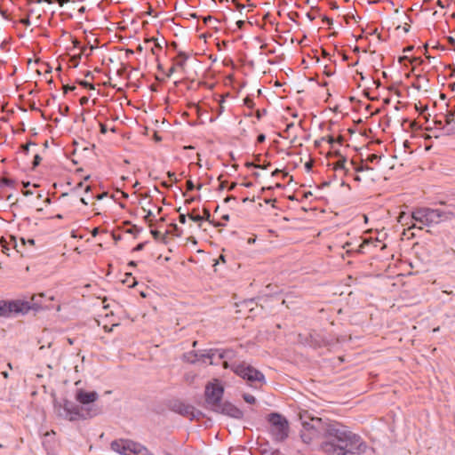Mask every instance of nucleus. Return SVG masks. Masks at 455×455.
Returning a JSON list of instances; mask_svg holds the SVG:
<instances>
[{
    "label": "nucleus",
    "mask_w": 455,
    "mask_h": 455,
    "mask_svg": "<svg viewBox=\"0 0 455 455\" xmlns=\"http://www.w3.org/2000/svg\"><path fill=\"white\" fill-rule=\"evenodd\" d=\"M320 435L323 437L320 449L325 455H363L369 448L359 435L339 422L323 423L320 418H314L302 423L303 443H310Z\"/></svg>",
    "instance_id": "nucleus-1"
},
{
    "label": "nucleus",
    "mask_w": 455,
    "mask_h": 455,
    "mask_svg": "<svg viewBox=\"0 0 455 455\" xmlns=\"http://www.w3.org/2000/svg\"><path fill=\"white\" fill-rule=\"evenodd\" d=\"M235 352L233 349L211 348L205 354L200 355L201 358L210 359V364L217 365L222 363L224 369H231L237 376L245 379L249 383L259 382L261 385L266 383L264 374L246 363H229L233 360Z\"/></svg>",
    "instance_id": "nucleus-2"
},
{
    "label": "nucleus",
    "mask_w": 455,
    "mask_h": 455,
    "mask_svg": "<svg viewBox=\"0 0 455 455\" xmlns=\"http://www.w3.org/2000/svg\"><path fill=\"white\" fill-rule=\"evenodd\" d=\"M45 297L44 293L34 294L31 301L23 299H7L0 300V316L10 318L17 315H26L30 310L36 312L49 309L50 306L43 301Z\"/></svg>",
    "instance_id": "nucleus-3"
},
{
    "label": "nucleus",
    "mask_w": 455,
    "mask_h": 455,
    "mask_svg": "<svg viewBox=\"0 0 455 455\" xmlns=\"http://www.w3.org/2000/svg\"><path fill=\"white\" fill-rule=\"evenodd\" d=\"M58 416L69 421H76L79 419H87L100 415L102 411L97 405L91 407L80 408L74 402L63 399L61 403H54Z\"/></svg>",
    "instance_id": "nucleus-4"
},
{
    "label": "nucleus",
    "mask_w": 455,
    "mask_h": 455,
    "mask_svg": "<svg viewBox=\"0 0 455 455\" xmlns=\"http://www.w3.org/2000/svg\"><path fill=\"white\" fill-rule=\"evenodd\" d=\"M267 421L270 424V434L275 442L281 443L287 439L289 424L285 417L277 412H272L267 416Z\"/></svg>",
    "instance_id": "nucleus-5"
},
{
    "label": "nucleus",
    "mask_w": 455,
    "mask_h": 455,
    "mask_svg": "<svg viewBox=\"0 0 455 455\" xmlns=\"http://www.w3.org/2000/svg\"><path fill=\"white\" fill-rule=\"evenodd\" d=\"M224 395V387L218 380L209 382L205 386L204 390V403L205 408L215 411L217 407L222 403V397Z\"/></svg>",
    "instance_id": "nucleus-6"
},
{
    "label": "nucleus",
    "mask_w": 455,
    "mask_h": 455,
    "mask_svg": "<svg viewBox=\"0 0 455 455\" xmlns=\"http://www.w3.org/2000/svg\"><path fill=\"white\" fill-rule=\"evenodd\" d=\"M135 52L132 49L126 50V56L129 59L127 67V83L129 88L137 90L140 86V80L142 79V72L140 69V61L136 59L137 62L134 63L130 58L135 55Z\"/></svg>",
    "instance_id": "nucleus-7"
},
{
    "label": "nucleus",
    "mask_w": 455,
    "mask_h": 455,
    "mask_svg": "<svg viewBox=\"0 0 455 455\" xmlns=\"http://www.w3.org/2000/svg\"><path fill=\"white\" fill-rule=\"evenodd\" d=\"M163 52L162 44L158 42V40L155 37L147 38L144 36V57L145 63L144 66H147L148 63L156 64L157 67H160L159 64V54Z\"/></svg>",
    "instance_id": "nucleus-8"
},
{
    "label": "nucleus",
    "mask_w": 455,
    "mask_h": 455,
    "mask_svg": "<svg viewBox=\"0 0 455 455\" xmlns=\"http://www.w3.org/2000/svg\"><path fill=\"white\" fill-rule=\"evenodd\" d=\"M110 447L120 455H142V445L128 439L114 440Z\"/></svg>",
    "instance_id": "nucleus-9"
},
{
    "label": "nucleus",
    "mask_w": 455,
    "mask_h": 455,
    "mask_svg": "<svg viewBox=\"0 0 455 455\" xmlns=\"http://www.w3.org/2000/svg\"><path fill=\"white\" fill-rule=\"evenodd\" d=\"M427 220V227L437 225L443 221L451 220L455 217L453 210L450 209H432L426 207Z\"/></svg>",
    "instance_id": "nucleus-10"
},
{
    "label": "nucleus",
    "mask_w": 455,
    "mask_h": 455,
    "mask_svg": "<svg viewBox=\"0 0 455 455\" xmlns=\"http://www.w3.org/2000/svg\"><path fill=\"white\" fill-rule=\"evenodd\" d=\"M171 409L172 411L179 413L189 419H198L203 416L202 411L196 410V408L191 405L185 403L182 401L175 400L171 403Z\"/></svg>",
    "instance_id": "nucleus-11"
},
{
    "label": "nucleus",
    "mask_w": 455,
    "mask_h": 455,
    "mask_svg": "<svg viewBox=\"0 0 455 455\" xmlns=\"http://www.w3.org/2000/svg\"><path fill=\"white\" fill-rule=\"evenodd\" d=\"M154 210L151 209V208H148V209H146L144 208V222L146 223H148L149 225V228H150V233L152 234L153 237L157 240V241H160V240H164V234L156 229V228H153V222L155 220H156V215H158L160 213V211H161V208L159 207H156V206H153Z\"/></svg>",
    "instance_id": "nucleus-12"
},
{
    "label": "nucleus",
    "mask_w": 455,
    "mask_h": 455,
    "mask_svg": "<svg viewBox=\"0 0 455 455\" xmlns=\"http://www.w3.org/2000/svg\"><path fill=\"white\" fill-rule=\"evenodd\" d=\"M75 399L82 405L81 408L91 407L96 405L94 403L99 399V394L96 391L78 388L76 391Z\"/></svg>",
    "instance_id": "nucleus-13"
},
{
    "label": "nucleus",
    "mask_w": 455,
    "mask_h": 455,
    "mask_svg": "<svg viewBox=\"0 0 455 455\" xmlns=\"http://www.w3.org/2000/svg\"><path fill=\"white\" fill-rule=\"evenodd\" d=\"M214 412L224 414L235 419H241L243 417V411L229 402H222Z\"/></svg>",
    "instance_id": "nucleus-14"
},
{
    "label": "nucleus",
    "mask_w": 455,
    "mask_h": 455,
    "mask_svg": "<svg viewBox=\"0 0 455 455\" xmlns=\"http://www.w3.org/2000/svg\"><path fill=\"white\" fill-rule=\"evenodd\" d=\"M307 343L309 346L316 348L329 345L330 341L327 339L324 334L313 331L309 333Z\"/></svg>",
    "instance_id": "nucleus-15"
},
{
    "label": "nucleus",
    "mask_w": 455,
    "mask_h": 455,
    "mask_svg": "<svg viewBox=\"0 0 455 455\" xmlns=\"http://www.w3.org/2000/svg\"><path fill=\"white\" fill-rule=\"evenodd\" d=\"M411 220H413L415 222H419V223L426 226V223L427 220L426 207L416 208L411 213Z\"/></svg>",
    "instance_id": "nucleus-16"
},
{
    "label": "nucleus",
    "mask_w": 455,
    "mask_h": 455,
    "mask_svg": "<svg viewBox=\"0 0 455 455\" xmlns=\"http://www.w3.org/2000/svg\"><path fill=\"white\" fill-rule=\"evenodd\" d=\"M188 58L189 56L188 53L180 51L174 59L175 66H177L179 68L183 69Z\"/></svg>",
    "instance_id": "nucleus-17"
},
{
    "label": "nucleus",
    "mask_w": 455,
    "mask_h": 455,
    "mask_svg": "<svg viewBox=\"0 0 455 455\" xmlns=\"http://www.w3.org/2000/svg\"><path fill=\"white\" fill-rule=\"evenodd\" d=\"M124 230L127 234L132 235L134 237H136L141 231V228L138 227L137 225L132 224L129 221L124 222Z\"/></svg>",
    "instance_id": "nucleus-18"
},
{
    "label": "nucleus",
    "mask_w": 455,
    "mask_h": 455,
    "mask_svg": "<svg viewBox=\"0 0 455 455\" xmlns=\"http://www.w3.org/2000/svg\"><path fill=\"white\" fill-rule=\"evenodd\" d=\"M398 222L402 225H410L409 228H415L416 224L411 220V215H407L405 212H401L398 216Z\"/></svg>",
    "instance_id": "nucleus-19"
},
{
    "label": "nucleus",
    "mask_w": 455,
    "mask_h": 455,
    "mask_svg": "<svg viewBox=\"0 0 455 455\" xmlns=\"http://www.w3.org/2000/svg\"><path fill=\"white\" fill-rule=\"evenodd\" d=\"M123 283L129 288H132L138 284L136 277H134L131 272L125 273V278L123 280Z\"/></svg>",
    "instance_id": "nucleus-20"
},
{
    "label": "nucleus",
    "mask_w": 455,
    "mask_h": 455,
    "mask_svg": "<svg viewBox=\"0 0 455 455\" xmlns=\"http://www.w3.org/2000/svg\"><path fill=\"white\" fill-rule=\"evenodd\" d=\"M346 162H347V159L346 157L340 156V159L334 163L333 164V170L334 171H344L345 173H347L348 170L346 169Z\"/></svg>",
    "instance_id": "nucleus-21"
},
{
    "label": "nucleus",
    "mask_w": 455,
    "mask_h": 455,
    "mask_svg": "<svg viewBox=\"0 0 455 455\" xmlns=\"http://www.w3.org/2000/svg\"><path fill=\"white\" fill-rule=\"evenodd\" d=\"M444 122L446 125H450L452 124H455V112L454 111H448L444 115Z\"/></svg>",
    "instance_id": "nucleus-22"
},
{
    "label": "nucleus",
    "mask_w": 455,
    "mask_h": 455,
    "mask_svg": "<svg viewBox=\"0 0 455 455\" xmlns=\"http://www.w3.org/2000/svg\"><path fill=\"white\" fill-rule=\"evenodd\" d=\"M351 164L354 165V169H355V172H363V171H371L372 168L369 167L368 165L366 164H355L353 161L351 162Z\"/></svg>",
    "instance_id": "nucleus-23"
},
{
    "label": "nucleus",
    "mask_w": 455,
    "mask_h": 455,
    "mask_svg": "<svg viewBox=\"0 0 455 455\" xmlns=\"http://www.w3.org/2000/svg\"><path fill=\"white\" fill-rule=\"evenodd\" d=\"M14 184V180L8 178L0 179V188L4 187H12Z\"/></svg>",
    "instance_id": "nucleus-24"
},
{
    "label": "nucleus",
    "mask_w": 455,
    "mask_h": 455,
    "mask_svg": "<svg viewBox=\"0 0 455 455\" xmlns=\"http://www.w3.org/2000/svg\"><path fill=\"white\" fill-rule=\"evenodd\" d=\"M243 398L248 403L252 404L256 403V398L251 394H243Z\"/></svg>",
    "instance_id": "nucleus-25"
},
{
    "label": "nucleus",
    "mask_w": 455,
    "mask_h": 455,
    "mask_svg": "<svg viewBox=\"0 0 455 455\" xmlns=\"http://www.w3.org/2000/svg\"><path fill=\"white\" fill-rule=\"evenodd\" d=\"M379 159H380V156L376 154H371L367 157V161L371 164L378 163L379 161Z\"/></svg>",
    "instance_id": "nucleus-26"
},
{
    "label": "nucleus",
    "mask_w": 455,
    "mask_h": 455,
    "mask_svg": "<svg viewBox=\"0 0 455 455\" xmlns=\"http://www.w3.org/2000/svg\"><path fill=\"white\" fill-rule=\"evenodd\" d=\"M188 218L195 222H201L203 220V217L199 214L195 215L193 212L188 215Z\"/></svg>",
    "instance_id": "nucleus-27"
},
{
    "label": "nucleus",
    "mask_w": 455,
    "mask_h": 455,
    "mask_svg": "<svg viewBox=\"0 0 455 455\" xmlns=\"http://www.w3.org/2000/svg\"><path fill=\"white\" fill-rule=\"evenodd\" d=\"M41 160H42V157L38 154L35 155L34 159L32 161L33 168H36V166H38L41 163Z\"/></svg>",
    "instance_id": "nucleus-28"
},
{
    "label": "nucleus",
    "mask_w": 455,
    "mask_h": 455,
    "mask_svg": "<svg viewBox=\"0 0 455 455\" xmlns=\"http://www.w3.org/2000/svg\"><path fill=\"white\" fill-rule=\"evenodd\" d=\"M70 0H44L47 4L57 3L60 6H63L65 4L68 3Z\"/></svg>",
    "instance_id": "nucleus-29"
},
{
    "label": "nucleus",
    "mask_w": 455,
    "mask_h": 455,
    "mask_svg": "<svg viewBox=\"0 0 455 455\" xmlns=\"http://www.w3.org/2000/svg\"><path fill=\"white\" fill-rule=\"evenodd\" d=\"M370 240H367V239H364L362 243L359 245V249H358V252H361L363 253V249L366 245H368L370 243Z\"/></svg>",
    "instance_id": "nucleus-30"
},
{
    "label": "nucleus",
    "mask_w": 455,
    "mask_h": 455,
    "mask_svg": "<svg viewBox=\"0 0 455 455\" xmlns=\"http://www.w3.org/2000/svg\"><path fill=\"white\" fill-rule=\"evenodd\" d=\"M203 212H204V216H202L203 217V220H209V219L211 217V213H210L209 209L203 208Z\"/></svg>",
    "instance_id": "nucleus-31"
},
{
    "label": "nucleus",
    "mask_w": 455,
    "mask_h": 455,
    "mask_svg": "<svg viewBox=\"0 0 455 455\" xmlns=\"http://www.w3.org/2000/svg\"><path fill=\"white\" fill-rule=\"evenodd\" d=\"M244 104L248 107V108H252L254 103H253V100L250 98V97H246L244 99Z\"/></svg>",
    "instance_id": "nucleus-32"
},
{
    "label": "nucleus",
    "mask_w": 455,
    "mask_h": 455,
    "mask_svg": "<svg viewBox=\"0 0 455 455\" xmlns=\"http://www.w3.org/2000/svg\"><path fill=\"white\" fill-rule=\"evenodd\" d=\"M179 221L181 224H185L187 221V214L186 213H180L179 215Z\"/></svg>",
    "instance_id": "nucleus-33"
},
{
    "label": "nucleus",
    "mask_w": 455,
    "mask_h": 455,
    "mask_svg": "<svg viewBox=\"0 0 455 455\" xmlns=\"http://www.w3.org/2000/svg\"><path fill=\"white\" fill-rule=\"evenodd\" d=\"M266 140V136L263 133H260L257 136V143H263Z\"/></svg>",
    "instance_id": "nucleus-34"
},
{
    "label": "nucleus",
    "mask_w": 455,
    "mask_h": 455,
    "mask_svg": "<svg viewBox=\"0 0 455 455\" xmlns=\"http://www.w3.org/2000/svg\"><path fill=\"white\" fill-rule=\"evenodd\" d=\"M194 188H195V186H194L192 180H188L187 181V189L188 191H192Z\"/></svg>",
    "instance_id": "nucleus-35"
},
{
    "label": "nucleus",
    "mask_w": 455,
    "mask_h": 455,
    "mask_svg": "<svg viewBox=\"0 0 455 455\" xmlns=\"http://www.w3.org/2000/svg\"><path fill=\"white\" fill-rule=\"evenodd\" d=\"M20 22H21L23 25H25V26H29V25H30V19H29V17H26V18L22 19V20H20Z\"/></svg>",
    "instance_id": "nucleus-36"
},
{
    "label": "nucleus",
    "mask_w": 455,
    "mask_h": 455,
    "mask_svg": "<svg viewBox=\"0 0 455 455\" xmlns=\"http://www.w3.org/2000/svg\"><path fill=\"white\" fill-rule=\"evenodd\" d=\"M21 241L22 243L25 244L26 243H28V244L30 245H34L35 244V240L32 239V238H29L28 239L27 241L24 239V238H21Z\"/></svg>",
    "instance_id": "nucleus-37"
},
{
    "label": "nucleus",
    "mask_w": 455,
    "mask_h": 455,
    "mask_svg": "<svg viewBox=\"0 0 455 455\" xmlns=\"http://www.w3.org/2000/svg\"><path fill=\"white\" fill-rule=\"evenodd\" d=\"M244 25H245V21L244 20H238V21H236V26H237V28L239 29H242Z\"/></svg>",
    "instance_id": "nucleus-38"
},
{
    "label": "nucleus",
    "mask_w": 455,
    "mask_h": 455,
    "mask_svg": "<svg viewBox=\"0 0 455 455\" xmlns=\"http://www.w3.org/2000/svg\"><path fill=\"white\" fill-rule=\"evenodd\" d=\"M412 63H417L419 65L422 64L423 63V60L421 58H414L412 60H411Z\"/></svg>",
    "instance_id": "nucleus-39"
},
{
    "label": "nucleus",
    "mask_w": 455,
    "mask_h": 455,
    "mask_svg": "<svg viewBox=\"0 0 455 455\" xmlns=\"http://www.w3.org/2000/svg\"><path fill=\"white\" fill-rule=\"evenodd\" d=\"M153 139L155 140V141L158 142V141H161L162 140V138L156 132H154V134H153Z\"/></svg>",
    "instance_id": "nucleus-40"
},
{
    "label": "nucleus",
    "mask_w": 455,
    "mask_h": 455,
    "mask_svg": "<svg viewBox=\"0 0 455 455\" xmlns=\"http://www.w3.org/2000/svg\"><path fill=\"white\" fill-rule=\"evenodd\" d=\"M148 4V8H147L146 11L144 10V15L145 14L151 15V13H152V7L148 4Z\"/></svg>",
    "instance_id": "nucleus-41"
},
{
    "label": "nucleus",
    "mask_w": 455,
    "mask_h": 455,
    "mask_svg": "<svg viewBox=\"0 0 455 455\" xmlns=\"http://www.w3.org/2000/svg\"><path fill=\"white\" fill-rule=\"evenodd\" d=\"M99 233H100V228H94L92 229V236H96V235H99Z\"/></svg>",
    "instance_id": "nucleus-42"
},
{
    "label": "nucleus",
    "mask_w": 455,
    "mask_h": 455,
    "mask_svg": "<svg viewBox=\"0 0 455 455\" xmlns=\"http://www.w3.org/2000/svg\"><path fill=\"white\" fill-rule=\"evenodd\" d=\"M133 251H142V242L139 243L134 248Z\"/></svg>",
    "instance_id": "nucleus-43"
},
{
    "label": "nucleus",
    "mask_w": 455,
    "mask_h": 455,
    "mask_svg": "<svg viewBox=\"0 0 455 455\" xmlns=\"http://www.w3.org/2000/svg\"><path fill=\"white\" fill-rule=\"evenodd\" d=\"M174 230L176 232V235L177 236H180L181 235V230L179 229V228L177 227V225H174Z\"/></svg>",
    "instance_id": "nucleus-44"
},
{
    "label": "nucleus",
    "mask_w": 455,
    "mask_h": 455,
    "mask_svg": "<svg viewBox=\"0 0 455 455\" xmlns=\"http://www.w3.org/2000/svg\"><path fill=\"white\" fill-rule=\"evenodd\" d=\"M22 151H23L25 154H28V151H29L28 146V145H23V146H22Z\"/></svg>",
    "instance_id": "nucleus-45"
},
{
    "label": "nucleus",
    "mask_w": 455,
    "mask_h": 455,
    "mask_svg": "<svg viewBox=\"0 0 455 455\" xmlns=\"http://www.w3.org/2000/svg\"><path fill=\"white\" fill-rule=\"evenodd\" d=\"M334 142H336V140L333 137L330 136L328 138V143L332 145Z\"/></svg>",
    "instance_id": "nucleus-46"
},
{
    "label": "nucleus",
    "mask_w": 455,
    "mask_h": 455,
    "mask_svg": "<svg viewBox=\"0 0 455 455\" xmlns=\"http://www.w3.org/2000/svg\"><path fill=\"white\" fill-rule=\"evenodd\" d=\"M193 355H194V357H195V358H194V359H192L190 362L194 363H196V361H198L199 359L197 358V356H198V354H197V353H193Z\"/></svg>",
    "instance_id": "nucleus-47"
},
{
    "label": "nucleus",
    "mask_w": 455,
    "mask_h": 455,
    "mask_svg": "<svg viewBox=\"0 0 455 455\" xmlns=\"http://www.w3.org/2000/svg\"><path fill=\"white\" fill-rule=\"evenodd\" d=\"M435 124L437 126H439V127H442V128L443 127V121H442V120H435Z\"/></svg>",
    "instance_id": "nucleus-48"
},
{
    "label": "nucleus",
    "mask_w": 455,
    "mask_h": 455,
    "mask_svg": "<svg viewBox=\"0 0 455 455\" xmlns=\"http://www.w3.org/2000/svg\"><path fill=\"white\" fill-rule=\"evenodd\" d=\"M282 172L281 170L279 169H275L273 172H272V176H276L278 173Z\"/></svg>",
    "instance_id": "nucleus-49"
},
{
    "label": "nucleus",
    "mask_w": 455,
    "mask_h": 455,
    "mask_svg": "<svg viewBox=\"0 0 455 455\" xmlns=\"http://www.w3.org/2000/svg\"><path fill=\"white\" fill-rule=\"evenodd\" d=\"M294 126L293 123L288 124L285 129V132L289 131Z\"/></svg>",
    "instance_id": "nucleus-50"
},
{
    "label": "nucleus",
    "mask_w": 455,
    "mask_h": 455,
    "mask_svg": "<svg viewBox=\"0 0 455 455\" xmlns=\"http://www.w3.org/2000/svg\"><path fill=\"white\" fill-rule=\"evenodd\" d=\"M136 265H137V262H136V261H133V260H132V261H130V262L128 263V267H135Z\"/></svg>",
    "instance_id": "nucleus-51"
},
{
    "label": "nucleus",
    "mask_w": 455,
    "mask_h": 455,
    "mask_svg": "<svg viewBox=\"0 0 455 455\" xmlns=\"http://www.w3.org/2000/svg\"><path fill=\"white\" fill-rule=\"evenodd\" d=\"M305 167H306V169H307V170H310V169H311V167H312V164H311V163H309V162H308V163H306Z\"/></svg>",
    "instance_id": "nucleus-52"
},
{
    "label": "nucleus",
    "mask_w": 455,
    "mask_h": 455,
    "mask_svg": "<svg viewBox=\"0 0 455 455\" xmlns=\"http://www.w3.org/2000/svg\"><path fill=\"white\" fill-rule=\"evenodd\" d=\"M176 68H179L177 66H175V63L173 64V66L170 68V73H172L176 70Z\"/></svg>",
    "instance_id": "nucleus-53"
},
{
    "label": "nucleus",
    "mask_w": 455,
    "mask_h": 455,
    "mask_svg": "<svg viewBox=\"0 0 455 455\" xmlns=\"http://www.w3.org/2000/svg\"><path fill=\"white\" fill-rule=\"evenodd\" d=\"M73 89H74V87L65 86V87H64V92H65V93H67L68 91H71V90H73Z\"/></svg>",
    "instance_id": "nucleus-54"
},
{
    "label": "nucleus",
    "mask_w": 455,
    "mask_h": 455,
    "mask_svg": "<svg viewBox=\"0 0 455 455\" xmlns=\"http://www.w3.org/2000/svg\"><path fill=\"white\" fill-rule=\"evenodd\" d=\"M221 219H222L223 220L228 221V220H229V215L225 214V215H223V216L221 217Z\"/></svg>",
    "instance_id": "nucleus-55"
},
{
    "label": "nucleus",
    "mask_w": 455,
    "mask_h": 455,
    "mask_svg": "<svg viewBox=\"0 0 455 455\" xmlns=\"http://www.w3.org/2000/svg\"><path fill=\"white\" fill-rule=\"evenodd\" d=\"M354 180H355V181H358V182H359V181H361V177H360L358 174H355V177H354Z\"/></svg>",
    "instance_id": "nucleus-56"
},
{
    "label": "nucleus",
    "mask_w": 455,
    "mask_h": 455,
    "mask_svg": "<svg viewBox=\"0 0 455 455\" xmlns=\"http://www.w3.org/2000/svg\"><path fill=\"white\" fill-rule=\"evenodd\" d=\"M143 135H144V136L148 135V127H147V126H144V132H143Z\"/></svg>",
    "instance_id": "nucleus-57"
},
{
    "label": "nucleus",
    "mask_w": 455,
    "mask_h": 455,
    "mask_svg": "<svg viewBox=\"0 0 455 455\" xmlns=\"http://www.w3.org/2000/svg\"><path fill=\"white\" fill-rule=\"evenodd\" d=\"M144 455H153L151 452H149L146 447H144Z\"/></svg>",
    "instance_id": "nucleus-58"
},
{
    "label": "nucleus",
    "mask_w": 455,
    "mask_h": 455,
    "mask_svg": "<svg viewBox=\"0 0 455 455\" xmlns=\"http://www.w3.org/2000/svg\"><path fill=\"white\" fill-rule=\"evenodd\" d=\"M31 3H36V4H41L42 2H44V0H30Z\"/></svg>",
    "instance_id": "nucleus-59"
},
{
    "label": "nucleus",
    "mask_w": 455,
    "mask_h": 455,
    "mask_svg": "<svg viewBox=\"0 0 455 455\" xmlns=\"http://www.w3.org/2000/svg\"><path fill=\"white\" fill-rule=\"evenodd\" d=\"M325 21H326V23H327V24H331L332 20H331V19H330V18H327V17H326V18H325Z\"/></svg>",
    "instance_id": "nucleus-60"
},
{
    "label": "nucleus",
    "mask_w": 455,
    "mask_h": 455,
    "mask_svg": "<svg viewBox=\"0 0 455 455\" xmlns=\"http://www.w3.org/2000/svg\"><path fill=\"white\" fill-rule=\"evenodd\" d=\"M142 51V45L140 44H138L137 46V52H141Z\"/></svg>",
    "instance_id": "nucleus-61"
},
{
    "label": "nucleus",
    "mask_w": 455,
    "mask_h": 455,
    "mask_svg": "<svg viewBox=\"0 0 455 455\" xmlns=\"http://www.w3.org/2000/svg\"><path fill=\"white\" fill-rule=\"evenodd\" d=\"M236 186V183H232V185L228 188V190H233L235 187Z\"/></svg>",
    "instance_id": "nucleus-62"
},
{
    "label": "nucleus",
    "mask_w": 455,
    "mask_h": 455,
    "mask_svg": "<svg viewBox=\"0 0 455 455\" xmlns=\"http://www.w3.org/2000/svg\"><path fill=\"white\" fill-rule=\"evenodd\" d=\"M350 246H351V243H346L344 245V248H347V251H348Z\"/></svg>",
    "instance_id": "nucleus-63"
},
{
    "label": "nucleus",
    "mask_w": 455,
    "mask_h": 455,
    "mask_svg": "<svg viewBox=\"0 0 455 455\" xmlns=\"http://www.w3.org/2000/svg\"><path fill=\"white\" fill-rule=\"evenodd\" d=\"M1 374L4 376V378H8V372L7 371H2Z\"/></svg>",
    "instance_id": "nucleus-64"
}]
</instances>
